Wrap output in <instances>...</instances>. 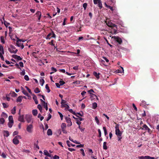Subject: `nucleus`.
Returning a JSON list of instances; mask_svg holds the SVG:
<instances>
[{"instance_id":"47","label":"nucleus","mask_w":159,"mask_h":159,"mask_svg":"<svg viewBox=\"0 0 159 159\" xmlns=\"http://www.w3.org/2000/svg\"><path fill=\"white\" fill-rule=\"evenodd\" d=\"M13 124V123H12L11 122H9L8 123V125L9 128H11Z\"/></svg>"},{"instance_id":"1","label":"nucleus","mask_w":159,"mask_h":159,"mask_svg":"<svg viewBox=\"0 0 159 159\" xmlns=\"http://www.w3.org/2000/svg\"><path fill=\"white\" fill-rule=\"evenodd\" d=\"M119 124H116L115 126L116 134L117 136L120 135L122 134V132L120 131L119 129Z\"/></svg>"},{"instance_id":"30","label":"nucleus","mask_w":159,"mask_h":159,"mask_svg":"<svg viewBox=\"0 0 159 159\" xmlns=\"http://www.w3.org/2000/svg\"><path fill=\"white\" fill-rule=\"evenodd\" d=\"M121 70H116V71L118 73H124V70L123 69V68L121 67Z\"/></svg>"},{"instance_id":"20","label":"nucleus","mask_w":159,"mask_h":159,"mask_svg":"<svg viewBox=\"0 0 159 159\" xmlns=\"http://www.w3.org/2000/svg\"><path fill=\"white\" fill-rule=\"evenodd\" d=\"M47 134L48 135H52V131L51 129H48L47 132Z\"/></svg>"},{"instance_id":"29","label":"nucleus","mask_w":159,"mask_h":159,"mask_svg":"<svg viewBox=\"0 0 159 159\" xmlns=\"http://www.w3.org/2000/svg\"><path fill=\"white\" fill-rule=\"evenodd\" d=\"M97 107V104L96 102H94L92 104V108L93 109H96Z\"/></svg>"},{"instance_id":"61","label":"nucleus","mask_w":159,"mask_h":159,"mask_svg":"<svg viewBox=\"0 0 159 159\" xmlns=\"http://www.w3.org/2000/svg\"><path fill=\"white\" fill-rule=\"evenodd\" d=\"M80 151L82 152V154L83 156H85V154L84 151V150L83 149H80Z\"/></svg>"},{"instance_id":"58","label":"nucleus","mask_w":159,"mask_h":159,"mask_svg":"<svg viewBox=\"0 0 159 159\" xmlns=\"http://www.w3.org/2000/svg\"><path fill=\"white\" fill-rule=\"evenodd\" d=\"M88 92L91 94H92V93H94V92L93 89H91L90 90H88Z\"/></svg>"},{"instance_id":"63","label":"nucleus","mask_w":159,"mask_h":159,"mask_svg":"<svg viewBox=\"0 0 159 159\" xmlns=\"http://www.w3.org/2000/svg\"><path fill=\"white\" fill-rule=\"evenodd\" d=\"M51 69V70L53 71V72H56L57 71V69L53 67H52Z\"/></svg>"},{"instance_id":"43","label":"nucleus","mask_w":159,"mask_h":159,"mask_svg":"<svg viewBox=\"0 0 159 159\" xmlns=\"http://www.w3.org/2000/svg\"><path fill=\"white\" fill-rule=\"evenodd\" d=\"M39 52V51H38L37 52H33L32 53V55L35 58H37V57L35 56V54H36V53H38Z\"/></svg>"},{"instance_id":"24","label":"nucleus","mask_w":159,"mask_h":159,"mask_svg":"<svg viewBox=\"0 0 159 159\" xmlns=\"http://www.w3.org/2000/svg\"><path fill=\"white\" fill-rule=\"evenodd\" d=\"M107 30H105L104 29H103L101 30V34L106 35L107 34V33L106 32Z\"/></svg>"},{"instance_id":"31","label":"nucleus","mask_w":159,"mask_h":159,"mask_svg":"<svg viewBox=\"0 0 159 159\" xmlns=\"http://www.w3.org/2000/svg\"><path fill=\"white\" fill-rule=\"evenodd\" d=\"M148 157V156H145L139 157L138 158L139 159H147Z\"/></svg>"},{"instance_id":"46","label":"nucleus","mask_w":159,"mask_h":159,"mask_svg":"<svg viewBox=\"0 0 159 159\" xmlns=\"http://www.w3.org/2000/svg\"><path fill=\"white\" fill-rule=\"evenodd\" d=\"M103 129L104 131L105 135L106 136V135L107 134V130L106 127L104 126L103 127Z\"/></svg>"},{"instance_id":"18","label":"nucleus","mask_w":159,"mask_h":159,"mask_svg":"<svg viewBox=\"0 0 159 159\" xmlns=\"http://www.w3.org/2000/svg\"><path fill=\"white\" fill-rule=\"evenodd\" d=\"M61 107H65V110H68L69 108V107L67 104H64L62 106H61Z\"/></svg>"},{"instance_id":"34","label":"nucleus","mask_w":159,"mask_h":159,"mask_svg":"<svg viewBox=\"0 0 159 159\" xmlns=\"http://www.w3.org/2000/svg\"><path fill=\"white\" fill-rule=\"evenodd\" d=\"M1 116L3 117L7 118V115L4 112H2L1 115Z\"/></svg>"},{"instance_id":"22","label":"nucleus","mask_w":159,"mask_h":159,"mask_svg":"<svg viewBox=\"0 0 159 159\" xmlns=\"http://www.w3.org/2000/svg\"><path fill=\"white\" fill-rule=\"evenodd\" d=\"M66 143L67 144L68 146L69 147H70L71 146H75V145H74L71 143L69 140H67Z\"/></svg>"},{"instance_id":"44","label":"nucleus","mask_w":159,"mask_h":159,"mask_svg":"<svg viewBox=\"0 0 159 159\" xmlns=\"http://www.w3.org/2000/svg\"><path fill=\"white\" fill-rule=\"evenodd\" d=\"M37 107L39 109L40 111V112H42V108L41 105L40 104H39L38 105Z\"/></svg>"},{"instance_id":"49","label":"nucleus","mask_w":159,"mask_h":159,"mask_svg":"<svg viewBox=\"0 0 159 159\" xmlns=\"http://www.w3.org/2000/svg\"><path fill=\"white\" fill-rule=\"evenodd\" d=\"M116 27V29H114L112 31V32L114 33V34H116L117 33V28L116 27Z\"/></svg>"},{"instance_id":"57","label":"nucleus","mask_w":159,"mask_h":159,"mask_svg":"<svg viewBox=\"0 0 159 159\" xmlns=\"http://www.w3.org/2000/svg\"><path fill=\"white\" fill-rule=\"evenodd\" d=\"M90 95H91L90 96L91 97H95L96 98L97 100L98 99V98H97V96L95 94L92 93V94H91Z\"/></svg>"},{"instance_id":"27","label":"nucleus","mask_w":159,"mask_h":159,"mask_svg":"<svg viewBox=\"0 0 159 159\" xmlns=\"http://www.w3.org/2000/svg\"><path fill=\"white\" fill-rule=\"evenodd\" d=\"M107 142H104L103 143V149L104 150H106L107 149V147L106 145Z\"/></svg>"},{"instance_id":"52","label":"nucleus","mask_w":159,"mask_h":159,"mask_svg":"<svg viewBox=\"0 0 159 159\" xmlns=\"http://www.w3.org/2000/svg\"><path fill=\"white\" fill-rule=\"evenodd\" d=\"M87 6V4L86 3H84L83 4V7L84 10H85Z\"/></svg>"},{"instance_id":"10","label":"nucleus","mask_w":159,"mask_h":159,"mask_svg":"<svg viewBox=\"0 0 159 159\" xmlns=\"http://www.w3.org/2000/svg\"><path fill=\"white\" fill-rule=\"evenodd\" d=\"M25 118L27 122L28 123H30L31 120V116L26 115Z\"/></svg>"},{"instance_id":"53","label":"nucleus","mask_w":159,"mask_h":159,"mask_svg":"<svg viewBox=\"0 0 159 159\" xmlns=\"http://www.w3.org/2000/svg\"><path fill=\"white\" fill-rule=\"evenodd\" d=\"M58 113L60 117H61V120H63V116L61 113L60 112H58Z\"/></svg>"},{"instance_id":"14","label":"nucleus","mask_w":159,"mask_h":159,"mask_svg":"<svg viewBox=\"0 0 159 159\" xmlns=\"http://www.w3.org/2000/svg\"><path fill=\"white\" fill-rule=\"evenodd\" d=\"M3 134L4 136L6 137H8L9 135V132L7 130H4Z\"/></svg>"},{"instance_id":"39","label":"nucleus","mask_w":159,"mask_h":159,"mask_svg":"<svg viewBox=\"0 0 159 159\" xmlns=\"http://www.w3.org/2000/svg\"><path fill=\"white\" fill-rule=\"evenodd\" d=\"M45 88L46 89H47V92H48V93H49L50 91V90L49 89V88L48 86V84H46L45 85Z\"/></svg>"},{"instance_id":"40","label":"nucleus","mask_w":159,"mask_h":159,"mask_svg":"<svg viewBox=\"0 0 159 159\" xmlns=\"http://www.w3.org/2000/svg\"><path fill=\"white\" fill-rule=\"evenodd\" d=\"M66 101L63 99H61V106H62L64 105V104H66Z\"/></svg>"},{"instance_id":"35","label":"nucleus","mask_w":159,"mask_h":159,"mask_svg":"<svg viewBox=\"0 0 159 159\" xmlns=\"http://www.w3.org/2000/svg\"><path fill=\"white\" fill-rule=\"evenodd\" d=\"M0 39L1 42L3 44H4L5 43L4 37L3 36H1Z\"/></svg>"},{"instance_id":"26","label":"nucleus","mask_w":159,"mask_h":159,"mask_svg":"<svg viewBox=\"0 0 159 159\" xmlns=\"http://www.w3.org/2000/svg\"><path fill=\"white\" fill-rule=\"evenodd\" d=\"M32 113L34 116H36L38 114L37 110L36 109L33 110H32Z\"/></svg>"},{"instance_id":"42","label":"nucleus","mask_w":159,"mask_h":159,"mask_svg":"<svg viewBox=\"0 0 159 159\" xmlns=\"http://www.w3.org/2000/svg\"><path fill=\"white\" fill-rule=\"evenodd\" d=\"M40 92V91L39 90V89L38 88H36L34 90V92L35 93H39V92Z\"/></svg>"},{"instance_id":"62","label":"nucleus","mask_w":159,"mask_h":159,"mask_svg":"<svg viewBox=\"0 0 159 159\" xmlns=\"http://www.w3.org/2000/svg\"><path fill=\"white\" fill-rule=\"evenodd\" d=\"M25 72L24 70H22L20 73V74L22 75H24L25 74Z\"/></svg>"},{"instance_id":"16","label":"nucleus","mask_w":159,"mask_h":159,"mask_svg":"<svg viewBox=\"0 0 159 159\" xmlns=\"http://www.w3.org/2000/svg\"><path fill=\"white\" fill-rule=\"evenodd\" d=\"M22 96H19L17 98L16 102H20L22 101Z\"/></svg>"},{"instance_id":"60","label":"nucleus","mask_w":159,"mask_h":159,"mask_svg":"<svg viewBox=\"0 0 159 159\" xmlns=\"http://www.w3.org/2000/svg\"><path fill=\"white\" fill-rule=\"evenodd\" d=\"M18 134V131H15L13 133V136H15V135H17Z\"/></svg>"},{"instance_id":"28","label":"nucleus","mask_w":159,"mask_h":159,"mask_svg":"<svg viewBox=\"0 0 159 159\" xmlns=\"http://www.w3.org/2000/svg\"><path fill=\"white\" fill-rule=\"evenodd\" d=\"M16 112V107H14L11 110V113L13 114H15Z\"/></svg>"},{"instance_id":"6","label":"nucleus","mask_w":159,"mask_h":159,"mask_svg":"<svg viewBox=\"0 0 159 159\" xmlns=\"http://www.w3.org/2000/svg\"><path fill=\"white\" fill-rule=\"evenodd\" d=\"M65 119L66 121V122L68 123L67 126H71L72 125V123L71 121L70 118L69 117H65Z\"/></svg>"},{"instance_id":"59","label":"nucleus","mask_w":159,"mask_h":159,"mask_svg":"<svg viewBox=\"0 0 159 159\" xmlns=\"http://www.w3.org/2000/svg\"><path fill=\"white\" fill-rule=\"evenodd\" d=\"M2 104L4 108H7L8 107V106L7 105V104L5 103H3Z\"/></svg>"},{"instance_id":"7","label":"nucleus","mask_w":159,"mask_h":159,"mask_svg":"<svg viewBox=\"0 0 159 159\" xmlns=\"http://www.w3.org/2000/svg\"><path fill=\"white\" fill-rule=\"evenodd\" d=\"M140 129L142 130H147L148 132L149 133H150V131L151 130L149 128L146 124L144 125L143 126V127H141Z\"/></svg>"},{"instance_id":"33","label":"nucleus","mask_w":159,"mask_h":159,"mask_svg":"<svg viewBox=\"0 0 159 159\" xmlns=\"http://www.w3.org/2000/svg\"><path fill=\"white\" fill-rule=\"evenodd\" d=\"M0 52H1L2 54H4V49L3 46L0 45Z\"/></svg>"},{"instance_id":"4","label":"nucleus","mask_w":159,"mask_h":159,"mask_svg":"<svg viewBox=\"0 0 159 159\" xmlns=\"http://www.w3.org/2000/svg\"><path fill=\"white\" fill-rule=\"evenodd\" d=\"M112 38H113L120 44H121L122 43L121 39L118 36H114Z\"/></svg>"},{"instance_id":"25","label":"nucleus","mask_w":159,"mask_h":159,"mask_svg":"<svg viewBox=\"0 0 159 159\" xmlns=\"http://www.w3.org/2000/svg\"><path fill=\"white\" fill-rule=\"evenodd\" d=\"M98 5L99 7L100 8H102V2L101 1V0H98Z\"/></svg>"},{"instance_id":"54","label":"nucleus","mask_w":159,"mask_h":159,"mask_svg":"<svg viewBox=\"0 0 159 159\" xmlns=\"http://www.w3.org/2000/svg\"><path fill=\"white\" fill-rule=\"evenodd\" d=\"M24 79L26 81H28L29 80V78L28 76L26 75L24 76Z\"/></svg>"},{"instance_id":"56","label":"nucleus","mask_w":159,"mask_h":159,"mask_svg":"<svg viewBox=\"0 0 159 159\" xmlns=\"http://www.w3.org/2000/svg\"><path fill=\"white\" fill-rule=\"evenodd\" d=\"M98 132L99 133V135L98 136V137H101V131L100 129H98Z\"/></svg>"},{"instance_id":"64","label":"nucleus","mask_w":159,"mask_h":159,"mask_svg":"<svg viewBox=\"0 0 159 159\" xmlns=\"http://www.w3.org/2000/svg\"><path fill=\"white\" fill-rule=\"evenodd\" d=\"M53 158L54 159H59V157L58 156H57V155H55L54 156Z\"/></svg>"},{"instance_id":"3","label":"nucleus","mask_w":159,"mask_h":159,"mask_svg":"<svg viewBox=\"0 0 159 159\" xmlns=\"http://www.w3.org/2000/svg\"><path fill=\"white\" fill-rule=\"evenodd\" d=\"M105 22L106 25L109 27L113 28L117 26V25L114 24L112 23L110 21H106Z\"/></svg>"},{"instance_id":"55","label":"nucleus","mask_w":159,"mask_h":159,"mask_svg":"<svg viewBox=\"0 0 159 159\" xmlns=\"http://www.w3.org/2000/svg\"><path fill=\"white\" fill-rule=\"evenodd\" d=\"M61 85H62L65 84V82L62 80H60L59 82Z\"/></svg>"},{"instance_id":"8","label":"nucleus","mask_w":159,"mask_h":159,"mask_svg":"<svg viewBox=\"0 0 159 159\" xmlns=\"http://www.w3.org/2000/svg\"><path fill=\"white\" fill-rule=\"evenodd\" d=\"M20 110L19 112V114L20 115V116L18 118V120L19 121H20L21 122H24L25 121L24 120V115H20Z\"/></svg>"},{"instance_id":"48","label":"nucleus","mask_w":159,"mask_h":159,"mask_svg":"<svg viewBox=\"0 0 159 159\" xmlns=\"http://www.w3.org/2000/svg\"><path fill=\"white\" fill-rule=\"evenodd\" d=\"M25 88L26 89L28 90V92L32 94V93L31 92V90L27 86H25Z\"/></svg>"},{"instance_id":"41","label":"nucleus","mask_w":159,"mask_h":159,"mask_svg":"<svg viewBox=\"0 0 159 159\" xmlns=\"http://www.w3.org/2000/svg\"><path fill=\"white\" fill-rule=\"evenodd\" d=\"M95 120L96 121L98 125L99 124V121L98 119V118L97 116L95 117Z\"/></svg>"},{"instance_id":"17","label":"nucleus","mask_w":159,"mask_h":159,"mask_svg":"<svg viewBox=\"0 0 159 159\" xmlns=\"http://www.w3.org/2000/svg\"><path fill=\"white\" fill-rule=\"evenodd\" d=\"M93 75L96 77L97 79H99V73H97V72L94 71L93 72Z\"/></svg>"},{"instance_id":"2","label":"nucleus","mask_w":159,"mask_h":159,"mask_svg":"<svg viewBox=\"0 0 159 159\" xmlns=\"http://www.w3.org/2000/svg\"><path fill=\"white\" fill-rule=\"evenodd\" d=\"M11 47L12 48V50L10 48H8V50L11 53H16L18 51V50L16 49V47L11 45Z\"/></svg>"},{"instance_id":"51","label":"nucleus","mask_w":159,"mask_h":159,"mask_svg":"<svg viewBox=\"0 0 159 159\" xmlns=\"http://www.w3.org/2000/svg\"><path fill=\"white\" fill-rule=\"evenodd\" d=\"M53 42H54V40H51V42H50L49 43V44L51 45L52 46H53L55 47V44L54 43H53Z\"/></svg>"},{"instance_id":"45","label":"nucleus","mask_w":159,"mask_h":159,"mask_svg":"<svg viewBox=\"0 0 159 159\" xmlns=\"http://www.w3.org/2000/svg\"><path fill=\"white\" fill-rule=\"evenodd\" d=\"M40 83L41 85L43 86L44 83V80L43 79H42L40 80Z\"/></svg>"},{"instance_id":"37","label":"nucleus","mask_w":159,"mask_h":159,"mask_svg":"<svg viewBox=\"0 0 159 159\" xmlns=\"http://www.w3.org/2000/svg\"><path fill=\"white\" fill-rule=\"evenodd\" d=\"M11 96L12 97H15L17 96V94L16 93L14 92H11Z\"/></svg>"},{"instance_id":"19","label":"nucleus","mask_w":159,"mask_h":159,"mask_svg":"<svg viewBox=\"0 0 159 159\" xmlns=\"http://www.w3.org/2000/svg\"><path fill=\"white\" fill-rule=\"evenodd\" d=\"M36 14L39 16L38 17V20H39L40 19L41 16V12L39 11H38L36 12Z\"/></svg>"},{"instance_id":"15","label":"nucleus","mask_w":159,"mask_h":159,"mask_svg":"<svg viewBox=\"0 0 159 159\" xmlns=\"http://www.w3.org/2000/svg\"><path fill=\"white\" fill-rule=\"evenodd\" d=\"M43 153L44 155L48 157H51L52 155L49 154L47 150H45L43 151Z\"/></svg>"},{"instance_id":"36","label":"nucleus","mask_w":159,"mask_h":159,"mask_svg":"<svg viewBox=\"0 0 159 159\" xmlns=\"http://www.w3.org/2000/svg\"><path fill=\"white\" fill-rule=\"evenodd\" d=\"M66 124L65 123H62L61 125V129H65L66 128Z\"/></svg>"},{"instance_id":"11","label":"nucleus","mask_w":159,"mask_h":159,"mask_svg":"<svg viewBox=\"0 0 159 159\" xmlns=\"http://www.w3.org/2000/svg\"><path fill=\"white\" fill-rule=\"evenodd\" d=\"M17 40L16 43V45L18 47H20V46L21 45V44L19 42H21V41H22V39H20L18 38H17Z\"/></svg>"},{"instance_id":"50","label":"nucleus","mask_w":159,"mask_h":159,"mask_svg":"<svg viewBox=\"0 0 159 159\" xmlns=\"http://www.w3.org/2000/svg\"><path fill=\"white\" fill-rule=\"evenodd\" d=\"M4 24L6 27H7L8 25H10V24L8 22H7L6 21L4 20Z\"/></svg>"},{"instance_id":"23","label":"nucleus","mask_w":159,"mask_h":159,"mask_svg":"<svg viewBox=\"0 0 159 159\" xmlns=\"http://www.w3.org/2000/svg\"><path fill=\"white\" fill-rule=\"evenodd\" d=\"M23 93L27 97H29L30 95L28 93L23 89L22 91Z\"/></svg>"},{"instance_id":"38","label":"nucleus","mask_w":159,"mask_h":159,"mask_svg":"<svg viewBox=\"0 0 159 159\" xmlns=\"http://www.w3.org/2000/svg\"><path fill=\"white\" fill-rule=\"evenodd\" d=\"M52 33H49L47 36L46 38V39H50V38H51V37L52 36Z\"/></svg>"},{"instance_id":"9","label":"nucleus","mask_w":159,"mask_h":159,"mask_svg":"<svg viewBox=\"0 0 159 159\" xmlns=\"http://www.w3.org/2000/svg\"><path fill=\"white\" fill-rule=\"evenodd\" d=\"M12 57L14 59H17L18 61H20L22 60V58L20 56L16 55H13Z\"/></svg>"},{"instance_id":"21","label":"nucleus","mask_w":159,"mask_h":159,"mask_svg":"<svg viewBox=\"0 0 159 159\" xmlns=\"http://www.w3.org/2000/svg\"><path fill=\"white\" fill-rule=\"evenodd\" d=\"M9 122H11L12 123H14L13 116H10L8 118Z\"/></svg>"},{"instance_id":"32","label":"nucleus","mask_w":159,"mask_h":159,"mask_svg":"<svg viewBox=\"0 0 159 159\" xmlns=\"http://www.w3.org/2000/svg\"><path fill=\"white\" fill-rule=\"evenodd\" d=\"M5 121V119L3 118H2L0 119V123L1 124H3Z\"/></svg>"},{"instance_id":"13","label":"nucleus","mask_w":159,"mask_h":159,"mask_svg":"<svg viewBox=\"0 0 159 159\" xmlns=\"http://www.w3.org/2000/svg\"><path fill=\"white\" fill-rule=\"evenodd\" d=\"M13 143L14 144L16 145L18 144L19 143V141L15 137L13 139Z\"/></svg>"},{"instance_id":"12","label":"nucleus","mask_w":159,"mask_h":159,"mask_svg":"<svg viewBox=\"0 0 159 159\" xmlns=\"http://www.w3.org/2000/svg\"><path fill=\"white\" fill-rule=\"evenodd\" d=\"M33 96V100H34L36 104H37L38 103V101L37 100V97L35 96V95L34 94H32Z\"/></svg>"},{"instance_id":"5","label":"nucleus","mask_w":159,"mask_h":159,"mask_svg":"<svg viewBox=\"0 0 159 159\" xmlns=\"http://www.w3.org/2000/svg\"><path fill=\"white\" fill-rule=\"evenodd\" d=\"M33 125L32 124H30L27 126L26 128L27 131L29 133H32L33 132Z\"/></svg>"}]
</instances>
